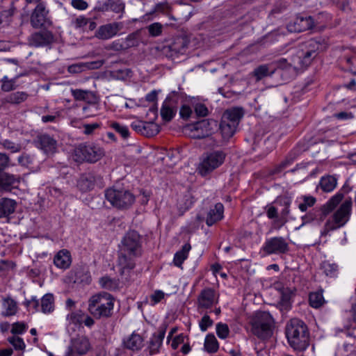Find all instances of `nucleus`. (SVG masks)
Here are the masks:
<instances>
[{"mask_svg": "<svg viewBox=\"0 0 356 356\" xmlns=\"http://www.w3.org/2000/svg\"><path fill=\"white\" fill-rule=\"evenodd\" d=\"M142 240L140 234L131 230L121 241L118 251V266L121 275L129 273L136 266V258L141 256Z\"/></svg>", "mask_w": 356, "mask_h": 356, "instance_id": "f257e3e1", "label": "nucleus"}, {"mask_svg": "<svg viewBox=\"0 0 356 356\" xmlns=\"http://www.w3.org/2000/svg\"><path fill=\"white\" fill-rule=\"evenodd\" d=\"M285 334L290 346L304 351L309 345V332L307 325L299 318H292L286 325Z\"/></svg>", "mask_w": 356, "mask_h": 356, "instance_id": "f03ea898", "label": "nucleus"}, {"mask_svg": "<svg viewBox=\"0 0 356 356\" xmlns=\"http://www.w3.org/2000/svg\"><path fill=\"white\" fill-rule=\"evenodd\" d=\"M115 298L107 292H100L88 300V310L95 319H108L113 314Z\"/></svg>", "mask_w": 356, "mask_h": 356, "instance_id": "7ed1b4c3", "label": "nucleus"}, {"mask_svg": "<svg viewBox=\"0 0 356 356\" xmlns=\"http://www.w3.org/2000/svg\"><path fill=\"white\" fill-rule=\"evenodd\" d=\"M343 198L342 193H337L333 195L325 204L320 207H316L301 217L302 225L309 223L321 225L332 212Z\"/></svg>", "mask_w": 356, "mask_h": 356, "instance_id": "20e7f679", "label": "nucleus"}, {"mask_svg": "<svg viewBox=\"0 0 356 356\" xmlns=\"http://www.w3.org/2000/svg\"><path fill=\"white\" fill-rule=\"evenodd\" d=\"M250 324L252 334L261 340L270 338L273 334L275 320L269 312H257L252 316Z\"/></svg>", "mask_w": 356, "mask_h": 356, "instance_id": "39448f33", "label": "nucleus"}, {"mask_svg": "<svg viewBox=\"0 0 356 356\" xmlns=\"http://www.w3.org/2000/svg\"><path fill=\"white\" fill-rule=\"evenodd\" d=\"M105 197L113 207L121 210L130 208L136 200L134 195L119 183L105 191Z\"/></svg>", "mask_w": 356, "mask_h": 356, "instance_id": "423d86ee", "label": "nucleus"}, {"mask_svg": "<svg viewBox=\"0 0 356 356\" xmlns=\"http://www.w3.org/2000/svg\"><path fill=\"white\" fill-rule=\"evenodd\" d=\"M351 211L352 201L346 200L327 220L321 232V236H326L329 232L343 227L350 220Z\"/></svg>", "mask_w": 356, "mask_h": 356, "instance_id": "0eeeda50", "label": "nucleus"}, {"mask_svg": "<svg viewBox=\"0 0 356 356\" xmlns=\"http://www.w3.org/2000/svg\"><path fill=\"white\" fill-rule=\"evenodd\" d=\"M226 153L222 150H213L202 156L198 167V172L202 176H206L220 166L225 161Z\"/></svg>", "mask_w": 356, "mask_h": 356, "instance_id": "6e6552de", "label": "nucleus"}, {"mask_svg": "<svg viewBox=\"0 0 356 356\" xmlns=\"http://www.w3.org/2000/svg\"><path fill=\"white\" fill-rule=\"evenodd\" d=\"M104 155V151L92 143L80 144L74 150V156L78 161L95 163Z\"/></svg>", "mask_w": 356, "mask_h": 356, "instance_id": "1a4fd4ad", "label": "nucleus"}, {"mask_svg": "<svg viewBox=\"0 0 356 356\" xmlns=\"http://www.w3.org/2000/svg\"><path fill=\"white\" fill-rule=\"evenodd\" d=\"M219 301V293L212 287L201 290L197 297V307L200 311L208 310L216 305Z\"/></svg>", "mask_w": 356, "mask_h": 356, "instance_id": "9d476101", "label": "nucleus"}, {"mask_svg": "<svg viewBox=\"0 0 356 356\" xmlns=\"http://www.w3.org/2000/svg\"><path fill=\"white\" fill-rule=\"evenodd\" d=\"M262 250L268 255L284 254L289 251V245L282 236H274L266 240Z\"/></svg>", "mask_w": 356, "mask_h": 356, "instance_id": "9b49d317", "label": "nucleus"}, {"mask_svg": "<svg viewBox=\"0 0 356 356\" xmlns=\"http://www.w3.org/2000/svg\"><path fill=\"white\" fill-rule=\"evenodd\" d=\"M216 125L213 120H202L186 127V131H189V135L193 138H203L208 137L213 132L212 125Z\"/></svg>", "mask_w": 356, "mask_h": 356, "instance_id": "f8f14e48", "label": "nucleus"}, {"mask_svg": "<svg viewBox=\"0 0 356 356\" xmlns=\"http://www.w3.org/2000/svg\"><path fill=\"white\" fill-rule=\"evenodd\" d=\"M30 22L35 29L51 24V21L49 17V10L47 9L46 4L44 2L37 4L31 13Z\"/></svg>", "mask_w": 356, "mask_h": 356, "instance_id": "ddd939ff", "label": "nucleus"}, {"mask_svg": "<svg viewBox=\"0 0 356 356\" xmlns=\"http://www.w3.org/2000/svg\"><path fill=\"white\" fill-rule=\"evenodd\" d=\"M90 348L91 345L88 338L86 336H78L71 339L66 356L85 355Z\"/></svg>", "mask_w": 356, "mask_h": 356, "instance_id": "4468645a", "label": "nucleus"}, {"mask_svg": "<svg viewBox=\"0 0 356 356\" xmlns=\"http://www.w3.org/2000/svg\"><path fill=\"white\" fill-rule=\"evenodd\" d=\"M294 64L287 62L285 58H280L275 60V67H276V73H278L282 80L284 82H289L292 80L297 74L299 66L293 60Z\"/></svg>", "mask_w": 356, "mask_h": 356, "instance_id": "2eb2a0df", "label": "nucleus"}, {"mask_svg": "<svg viewBox=\"0 0 356 356\" xmlns=\"http://www.w3.org/2000/svg\"><path fill=\"white\" fill-rule=\"evenodd\" d=\"M275 203L284 207L281 211L280 217L272 222V227L279 230L288 222V216L291 212L290 207L292 203V198L286 195L279 196L275 200Z\"/></svg>", "mask_w": 356, "mask_h": 356, "instance_id": "dca6fc26", "label": "nucleus"}, {"mask_svg": "<svg viewBox=\"0 0 356 356\" xmlns=\"http://www.w3.org/2000/svg\"><path fill=\"white\" fill-rule=\"evenodd\" d=\"M180 94L172 91L165 99L161 108V116L163 121L170 122L177 113V103Z\"/></svg>", "mask_w": 356, "mask_h": 356, "instance_id": "f3484780", "label": "nucleus"}, {"mask_svg": "<svg viewBox=\"0 0 356 356\" xmlns=\"http://www.w3.org/2000/svg\"><path fill=\"white\" fill-rule=\"evenodd\" d=\"M55 41V37L52 32L47 30H42L32 33L28 38L29 46L33 47H44L52 44Z\"/></svg>", "mask_w": 356, "mask_h": 356, "instance_id": "a211bd4d", "label": "nucleus"}, {"mask_svg": "<svg viewBox=\"0 0 356 356\" xmlns=\"http://www.w3.org/2000/svg\"><path fill=\"white\" fill-rule=\"evenodd\" d=\"M123 28L122 22H112L100 26L95 36L99 40H108L114 37Z\"/></svg>", "mask_w": 356, "mask_h": 356, "instance_id": "6ab92c4d", "label": "nucleus"}, {"mask_svg": "<svg viewBox=\"0 0 356 356\" xmlns=\"http://www.w3.org/2000/svg\"><path fill=\"white\" fill-rule=\"evenodd\" d=\"M327 40L322 36L310 38L304 42L300 46L313 53L316 56L322 51H325L328 47Z\"/></svg>", "mask_w": 356, "mask_h": 356, "instance_id": "aec40b11", "label": "nucleus"}, {"mask_svg": "<svg viewBox=\"0 0 356 356\" xmlns=\"http://www.w3.org/2000/svg\"><path fill=\"white\" fill-rule=\"evenodd\" d=\"M314 26V19L311 16H298L287 24V29L290 32H302L312 29Z\"/></svg>", "mask_w": 356, "mask_h": 356, "instance_id": "412c9836", "label": "nucleus"}, {"mask_svg": "<svg viewBox=\"0 0 356 356\" xmlns=\"http://www.w3.org/2000/svg\"><path fill=\"white\" fill-rule=\"evenodd\" d=\"M20 179L19 176L10 175L8 173H3L0 175V193L6 191L9 192L14 188H17L19 184Z\"/></svg>", "mask_w": 356, "mask_h": 356, "instance_id": "4be33fe9", "label": "nucleus"}, {"mask_svg": "<svg viewBox=\"0 0 356 356\" xmlns=\"http://www.w3.org/2000/svg\"><path fill=\"white\" fill-rule=\"evenodd\" d=\"M54 264L60 269H68L72 264L70 252L66 249L59 250L54 257Z\"/></svg>", "mask_w": 356, "mask_h": 356, "instance_id": "5701e85b", "label": "nucleus"}, {"mask_svg": "<svg viewBox=\"0 0 356 356\" xmlns=\"http://www.w3.org/2000/svg\"><path fill=\"white\" fill-rule=\"evenodd\" d=\"M71 93L75 100L83 101L86 104L99 102V100L95 92L90 90L71 89Z\"/></svg>", "mask_w": 356, "mask_h": 356, "instance_id": "b1692460", "label": "nucleus"}, {"mask_svg": "<svg viewBox=\"0 0 356 356\" xmlns=\"http://www.w3.org/2000/svg\"><path fill=\"white\" fill-rule=\"evenodd\" d=\"M300 49L298 51L297 56L294 60H296V63L299 66L300 69H305L312 64L313 60L317 56L305 49L301 46H300Z\"/></svg>", "mask_w": 356, "mask_h": 356, "instance_id": "393cba45", "label": "nucleus"}, {"mask_svg": "<svg viewBox=\"0 0 356 356\" xmlns=\"http://www.w3.org/2000/svg\"><path fill=\"white\" fill-rule=\"evenodd\" d=\"M224 206L222 203H217L213 208H211L207 213L206 224L212 226L223 218Z\"/></svg>", "mask_w": 356, "mask_h": 356, "instance_id": "a878e982", "label": "nucleus"}, {"mask_svg": "<svg viewBox=\"0 0 356 356\" xmlns=\"http://www.w3.org/2000/svg\"><path fill=\"white\" fill-rule=\"evenodd\" d=\"M243 115V112L241 108H232L223 113L221 120L238 127Z\"/></svg>", "mask_w": 356, "mask_h": 356, "instance_id": "bb28decb", "label": "nucleus"}, {"mask_svg": "<svg viewBox=\"0 0 356 356\" xmlns=\"http://www.w3.org/2000/svg\"><path fill=\"white\" fill-rule=\"evenodd\" d=\"M275 73H276L275 61L271 63L261 65L256 67L252 72L253 76L257 81H261L266 76H271Z\"/></svg>", "mask_w": 356, "mask_h": 356, "instance_id": "cd10ccee", "label": "nucleus"}, {"mask_svg": "<svg viewBox=\"0 0 356 356\" xmlns=\"http://www.w3.org/2000/svg\"><path fill=\"white\" fill-rule=\"evenodd\" d=\"M143 338L136 332L123 340L124 347L132 351L139 350L143 347Z\"/></svg>", "mask_w": 356, "mask_h": 356, "instance_id": "c85d7f7f", "label": "nucleus"}, {"mask_svg": "<svg viewBox=\"0 0 356 356\" xmlns=\"http://www.w3.org/2000/svg\"><path fill=\"white\" fill-rule=\"evenodd\" d=\"M165 334V328H159L157 333H154L150 339L149 349L151 355L159 352Z\"/></svg>", "mask_w": 356, "mask_h": 356, "instance_id": "c756f323", "label": "nucleus"}, {"mask_svg": "<svg viewBox=\"0 0 356 356\" xmlns=\"http://www.w3.org/2000/svg\"><path fill=\"white\" fill-rule=\"evenodd\" d=\"M38 145L40 148L47 154H52L56 149V141L47 134L38 137Z\"/></svg>", "mask_w": 356, "mask_h": 356, "instance_id": "7c9ffc66", "label": "nucleus"}, {"mask_svg": "<svg viewBox=\"0 0 356 356\" xmlns=\"http://www.w3.org/2000/svg\"><path fill=\"white\" fill-rule=\"evenodd\" d=\"M96 182V176L93 173L82 175L77 181V186L82 192L93 189Z\"/></svg>", "mask_w": 356, "mask_h": 356, "instance_id": "2f4dec72", "label": "nucleus"}, {"mask_svg": "<svg viewBox=\"0 0 356 356\" xmlns=\"http://www.w3.org/2000/svg\"><path fill=\"white\" fill-rule=\"evenodd\" d=\"M2 312L1 316L9 317L17 314L18 310L17 302L10 297L3 298L1 303Z\"/></svg>", "mask_w": 356, "mask_h": 356, "instance_id": "473e14b6", "label": "nucleus"}, {"mask_svg": "<svg viewBox=\"0 0 356 356\" xmlns=\"http://www.w3.org/2000/svg\"><path fill=\"white\" fill-rule=\"evenodd\" d=\"M16 207L15 200L6 197L0 198V218H7L13 213Z\"/></svg>", "mask_w": 356, "mask_h": 356, "instance_id": "72a5a7b5", "label": "nucleus"}, {"mask_svg": "<svg viewBox=\"0 0 356 356\" xmlns=\"http://www.w3.org/2000/svg\"><path fill=\"white\" fill-rule=\"evenodd\" d=\"M195 199L190 191L180 197L177 200V207L181 214L182 215L188 209H189L194 204Z\"/></svg>", "mask_w": 356, "mask_h": 356, "instance_id": "f704fd0d", "label": "nucleus"}, {"mask_svg": "<svg viewBox=\"0 0 356 356\" xmlns=\"http://www.w3.org/2000/svg\"><path fill=\"white\" fill-rule=\"evenodd\" d=\"M337 178L333 175H325L321 178L318 187L323 192L330 193L337 186Z\"/></svg>", "mask_w": 356, "mask_h": 356, "instance_id": "c9c22d12", "label": "nucleus"}, {"mask_svg": "<svg viewBox=\"0 0 356 356\" xmlns=\"http://www.w3.org/2000/svg\"><path fill=\"white\" fill-rule=\"evenodd\" d=\"M191 249V245L189 243H185L181 249L177 251L174 256L173 262L177 267H180L184 261L187 259L188 252Z\"/></svg>", "mask_w": 356, "mask_h": 356, "instance_id": "e433bc0d", "label": "nucleus"}, {"mask_svg": "<svg viewBox=\"0 0 356 356\" xmlns=\"http://www.w3.org/2000/svg\"><path fill=\"white\" fill-rule=\"evenodd\" d=\"M219 349V343L213 334H208L204 339V350L208 353H216Z\"/></svg>", "mask_w": 356, "mask_h": 356, "instance_id": "4c0bfd02", "label": "nucleus"}, {"mask_svg": "<svg viewBox=\"0 0 356 356\" xmlns=\"http://www.w3.org/2000/svg\"><path fill=\"white\" fill-rule=\"evenodd\" d=\"M40 310L44 314L51 313L54 310V298L51 293H47L41 298Z\"/></svg>", "mask_w": 356, "mask_h": 356, "instance_id": "58836bf2", "label": "nucleus"}, {"mask_svg": "<svg viewBox=\"0 0 356 356\" xmlns=\"http://www.w3.org/2000/svg\"><path fill=\"white\" fill-rule=\"evenodd\" d=\"M28 96V94L25 92L17 91L7 95L2 102L11 104H19L25 102Z\"/></svg>", "mask_w": 356, "mask_h": 356, "instance_id": "ea45409f", "label": "nucleus"}, {"mask_svg": "<svg viewBox=\"0 0 356 356\" xmlns=\"http://www.w3.org/2000/svg\"><path fill=\"white\" fill-rule=\"evenodd\" d=\"M309 302L311 307L315 309H318L322 307L325 303V300L323 296V290H318L315 292H312L309 296Z\"/></svg>", "mask_w": 356, "mask_h": 356, "instance_id": "a19ab883", "label": "nucleus"}, {"mask_svg": "<svg viewBox=\"0 0 356 356\" xmlns=\"http://www.w3.org/2000/svg\"><path fill=\"white\" fill-rule=\"evenodd\" d=\"M237 127L232 124H229L225 121L221 120L220 124V130L222 136L225 139H229L233 136L236 132Z\"/></svg>", "mask_w": 356, "mask_h": 356, "instance_id": "79ce46f5", "label": "nucleus"}, {"mask_svg": "<svg viewBox=\"0 0 356 356\" xmlns=\"http://www.w3.org/2000/svg\"><path fill=\"white\" fill-rule=\"evenodd\" d=\"M300 200L302 201L298 204V209L302 212H305L309 208L312 207L316 202V198L312 195H302L300 197Z\"/></svg>", "mask_w": 356, "mask_h": 356, "instance_id": "37998d69", "label": "nucleus"}, {"mask_svg": "<svg viewBox=\"0 0 356 356\" xmlns=\"http://www.w3.org/2000/svg\"><path fill=\"white\" fill-rule=\"evenodd\" d=\"M321 270L327 275L331 277H335L338 273V266L334 263H330L328 261L322 262Z\"/></svg>", "mask_w": 356, "mask_h": 356, "instance_id": "c03bdc74", "label": "nucleus"}, {"mask_svg": "<svg viewBox=\"0 0 356 356\" xmlns=\"http://www.w3.org/2000/svg\"><path fill=\"white\" fill-rule=\"evenodd\" d=\"M99 110V102H95L93 104H86V105L83 106L82 108L83 114L87 118L97 115Z\"/></svg>", "mask_w": 356, "mask_h": 356, "instance_id": "a18cd8bd", "label": "nucleus"}, {"mask_svg": "<svg viewBox=\"0 0 356 356\" xmlns=\"http://www.w3.org/2000/svg\"><path fill=\"white\" fill-rule=\"evenodd\" d=\"M99 284L102 288L111 291L115 290L118 287V282L108 276L100 278Z\"/></svg>", "mask_w": 356, "mask_h": 356, "instance_id": "49530a36", "label": "nucleus"}, {"mask_svg": "<svg viewBox=\"0 0 356 356\" xmlns=\"http://www.w3.org/2000/svg\"><path fill=\"white\" fill-rule=\"evenodd\" d=\"M145 127L143 129V135L146 136L147 137H152L160 131L159 126L154 122H145Z\"/></svg>", "mask_w": 356, "mask_h": 356, "instance_id": "de8ad7c7", "label": "nucleus"}, {"mask_svg": "<svg viewBox=\"0 0 356 356\" xmlns=\"http://www.w3.org/2000/svg\"><path fill=\"white\" fill-rule=\"evenodd\" d=\"M85 317V314L81 310L78 312H74L69 314L67 316V320L70 323L74 325H80L83 323V318Z\"/></svg>", "mask_w": 356, "mask_h": 356, "instance_id": "09e8293b", "label": "nucleus"}, {"mask_svg": "<svg viewBox=\"0 0 356 356\" xmlns=\"http://www.w3.org/2000/svg\"><path fill=\"white\" fill-rule=\"evenodd\" d=\"M186 42L183 38H178L175 42L170 45L171 51L175 53H182L186 47Z\"/></svg>", "mask_w": 356, "mask_h": 356, "instance_id": "8fccbe9b", "label": "nucleus"}, {"mask_svg": "<svg viewBox=\"0 0 356 356\" xmlns=\"http://www.w3.org/2000/svg\"><path fill=\"white\" fill-rule=\"evenodd\" d=\"M110 127L113 128L116 132L120 134L123 138H127L129 136V131L127 126L120 124L118 122H113L111 123Z\"/></svg>", "mask_w": 356, "mask_h": 356, "instance_id": "3c124183", "label": "nucleus"}, {"mask_svg": "<svg viewBox=\"0 0 356 356\" xmlns=\"http://www.w3.org/2000/svg\"><path fill=\"white\" fill-rule=\"evenodd\" d=\"M193 109L197 117H206L209 114V110L207 106L201 102L193 104Z\"/></svg>", "mask_w": 356, "mask_h": 356, "instance_id": "603ef678", "label": "nucleus"}, {"mask_svg": "<svg viewBox=\"0 0 356 356\" xmlns=\"http://www.w3.org/2000/svg\"><path fill=\"white\" fill-rule=\"evenodd\" d=\"M216 334L220 339H225L229 334V329L226 323H218L216 324Z\"/></svg>", "mask_w": 356, "mask_h": 356, "instance_id": "864d4df0", "label": "nucleus"}, {"mask_svg": "<svg viewBox=\"0 0 356 356\" xmlns=\"http://www.w3.org/2000/svg\"><path fill=\"white\" fill-rule=\"evenodd\" d=\"M122 40H124L125 50L131 47H137L139 44L137 35L135 33L129 34L127 38H122Z\"/></svg>", "mask_w": 356, "mask_h": 356, "instance_id": "5fc2aeb1", "label": "nucleus"}, {"mask_svg": "<svg viewBox=\"0 0 356 356\" xmlns=\"http://www.w3.org/2000/svg\"><path fill=\"white\" fill-rule=\"evenodd\" d=\"M106 50H113L115 51H125L124 40L122 38L117 39L105 47Z\"/></svg>", "mask_w": 356, "mask_h": 356, "instance_id": "6e6d98bb", "label": "nucleus"}, {"mask_svg": "<svg viewBox=\"0 0 356 356\" xmlns=\"http://www.w3.org/2000/svg\"><path fill=\"white\" fill-rule=\"evenodd\" d=\"M8 342L13 345L16 350H24L26 345L22 338L19 337H10L8 339Z\"/></svg>", "mask_w": 356, "mask_h": 356, "instance_id": "4d7b16f0", "label": "nucleus"}, {"mask_svg": "<svg viewBox=\"0 0 356 356\" xmlns=\"http://www.w3.org/2000/svg\"><path fill=\"white\" fill-rule=\"evenodd\" d=\"M0 144L2 147L12 153L18 152L21 150V145L9 140H3Z\"/></svg>", "mask_w": 356, "mask_h": 356, "instance_id": "13d9d810", "label": "nucleus"}, {"mask_svg": "<svg viewBox=\"0 0 356 356\" xmlns=\"http://www.w3.org/2000/svg\"><path fill=\"white\" fill-rule=\"evenodd\" d=\"M108 7L116 13H121L124 9V3L122 0H108Z\"/></svg>", "mask_w": 356, "mask_h": 356, "instance_id": "bf43d9fd", "label": "nucleus"}, {"mask_svg": "<svg viewBox=\"0 0 356 356\" xmlns=\"http://www.w3.org/2000/svg\"><path fill=\"white\" fill-rule=\"evenodd\" d=\"M149 35L157 37L162 33L163 26L161 23L154 22L147 26Z\"/></svg>", "mask_w": 356, "mask_h": 356, "instance_id": "052dcab7", "label": "nucleus"}, {"mask_svg": "<svg viewBox=\"0 0 356 356\" xmlns=\"http://www.w3.org/2000/svg\"><path fill=\"white\" fill-rule=\"evenodd\" d=\"M213 321L211 319L210 316L207 314H204L201 320L199 321V326L202 332H205L207 329L212 326Z\"/></svg>", "mask_w": 356, "mask_h": 356, "instance_id": "680f3d73", "label": "nucleus"}, {"mask_svg": "<svg viewBox=\"0 0 356 356\" xmlns=\"http://www.w3.org/2000/svg\"><path fill=\"white\" fill-rule=\"evenodd\" d=\"M27 325L24 322H16L12 325L11 332L13 334H22L26 332Z\"/></svg>", "mask_w": 356, "mask_h": 356, "instance_id": "e2e57ef3", "label": "nucleus"}, {"mask_svg": "<svg viewBox=\"0 0 356 356\" xmlns=\"http://www.w3.org/2000/svg\"><path fill=\"white\" fill-rule=\"evenodd\" d=\"M24 305L29 309H33L35 312L40 310L39 300L36 298V297L33 296L31 300H26L24 302Z\"/></svg>", "mask_w": 356, "mask_h": 356, "instance_id": "0e129e2a", "label": "nucleus"}, {"mask_svg": "<svg viewBox=\"0 0 356 356\" xmlns=\"http://www.w3.org/2000/svg\"><path fill=\"white\" fill-rule=\"evenodd\" d=\"M266 216L269 219H273L274 220L278 219V211L277 209L272 205H267L265 207Z\"/></svg>", "mask_w": 356, "mask_h": 356, "instance_id": "69168bd1", "label": "nucleus"}, {"mask_svg": "<svg viewBox=\"0 0 356 356\" xmlns=\"http://www.w3.org/2000/svg\"><path fill=\"white\" fill-rule=\"evenodd\" d=\"M16 78L5 81L1 84V88L4 92H10L16 89Z\"/></svg>", "mask_w": 356, "mask_h": 356, "instance_id": "338daca9", "label": "nucleus"}, {"mask_svg": "<svg viewBox=\"0 0 356 356\" xmlns=\"http://www.w3.org/2000/svg\"><path fill=\"white\" fill-rule=\"evenodd\" d=\"M180 117L184 120H188L193 115L192 108L187 105H183L179 111Z\"/></svg>", "mask_w": 356, "mask_h": 356, "instance_id": "774afa93", "label": "nucleus"}]
</instances>
